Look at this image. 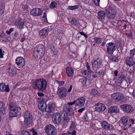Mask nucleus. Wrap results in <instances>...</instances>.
I'll return each instance as SVG.
<instances>
[{"label": "nucleus", "mask_w": 135, "mask_h": 135, "mask_svg": "<svg viewBox=\"0 0 135 135\" xmlns=\"http://www.w3.org/2000/svg\"><path fill=\"white\" fill-rule=\"evenodd\" d=\"M46 85L47 82L45 79H39L33 82V88L39 90L43 91L46 89Z\"/></svg>", "instance_id": "obj_1"}, {"label": "nucleus", "mask_w": 135, "mask_h": 135, "mask_svg": "<svg viewBox=\"0 0 135 135\" xmlns=\"http://www.w3.org/2000/svg\"><path fill=\"white\" fill-rule=\"evenodd\" d=\"M45 50L43 45L40 44L37 45L34 49L33 56L38 59L41 58L45 54Z\"/></svg>", "instance_id": "obj_2"}, {"label": "nucleus", "mask_w": 135, "mask_h": 135, "mask_svg": "<svg viewBox=\"0 0 135 135\" xmlns=\"http://www.w3.org/2000/svg\"><path fill=\"white\" fill-rule=\"evenodd\" d=\"M120 121L121 124L123 126H125L127 125H131V124H133L134 120L130 118L128 116H126L124 117L120 120Z\"/></svg>", "instance_id": "obj_3"}, {"label": "nucleus", "mask_w": 135, "mask_h": 135, "mask_svg": "<svg viewBox=\"0 0 135 135\" xmlns=\"http://www.w3.org/2000/svg\"><path fill=\"white\" fill-rule=\"evenodd\" d=\"M45 132L49 135H56V129L55 127L52 125L49 124L45 127Z\"/></svg>", "instance_id": "obj_4"}, {"label": "nucleus", "mask_w": 135, "mask_h": 135, "mask_svg": "<svg viewBox=\"0 0 135 135\" xmlns=\"http://www.w3.org/2000/svg\"><path fill=\"white\" fill-rule=\"evenodd\" d=\"M9 117H15L17 115L18 109L17 105L15 103L10 105Z\"/></svg>", "instance_id": "obj_5"}, {"label": "nucleus", "mask_w": 135, "mask_h": 135, "mask_svg": "<svg viewBox=\"0 0 135 135\" xmlns=\"http://www.w3.org/2000/svg\"><path fill=\"white\" fill-rule=\"evenodd\" d=\"M57 94L59 97L62 98L65 97L67 94V91L66 89L64 87L59 88L57 90Z\"/></svg>", "instance_id": "obj_6"}, {"label": "nucleus", "mask_w": 135, "mask_h": 135, "mask_svg": "<svg viewBox=\"0 0 135 135\" xmlns=\"http://www.w3.org/2000/svg\"><path fill=\"white\" fill-rule=\"evenodd\" d=\"M107 50L108 53L110 55L112 54L115 50V44L112 42H110L106 45Z\"/></svg>", "instance_id": "obj_7"}, {"label": "nucleus", "mask_w": 135, "mask_h": 135, "mask_svg": "<svg viewBox=\"0 0 135 135\" xmlns=\"http://www.w3.org/2000/svg\"><path fill=\"white\" fill-rule=\"evenodd\" d=\"M95 110L98 112H104L106 109L105 105L100 103H98L94 105Z\"/></svg>", "instance_id": "obj_8"}, {"label": "nucleus", "mask_w": 135, "mask_h": 135, "mask_svg": "<svg viewBox=\"0 0 135 135\" xmlns=\"http://www.w3.org/2000/svg\"><path fill=\"white\" fill-rule=\"evenodd\" d=\"M15 62L17 67L19 68H22L25 65V60L21 56L18 57L16 58Z\"/></svg>", "instance_id": "obj_9"}, {"label": "nucleus", "mask_w": 135, "mask_h": 135, "mask_svg": "<svg viewBox=\"0 0 135 135\" xmlns=\"http://www.w3.org/2000/svg\"><path fill=\"white\" fill-rule=\"evenodd\" d=\"M61 117L58 112L54 113L52 117V121L54 124H59L61 121Z\"/></svg>", "instance_id": "obj_10"}, {"label": "nucleus", "mask_w": 135, "mask_h": 135, "mask_svg": "<svg viewBox=\"0 0 135 135\" xmlns=\"http://www.w3.org/2000/svg\"><path fill=\"white\" fill-rule=\"evenodd\" d=\"M120 107L123 111L127 113H131L133 110V107L128 104H123L120 106Z\"/></svg>", "instance_id": "obj_11"}, {"label": "nucleus", "mask_w": 135, "mask_h": 135, "mask_svg": "<svg viewBox=\"0 0 135 135\" xmlns=\"http://www.w3.org/2000/svg\"><path fill=\"white\" fill-rule=\"evenodd\" d=\"M75 106L81 108L84 105L85 103V99L83 97H81L78 98L75 100Z\"/></svg>", "instance_id": "obj_12"}, {"label": "nucleus", "mask_w": 135, "mask_h": 135, "mask_svg": "<svg viewBox=\"0 0 135 135\" xmlns=\"http://www.w3.org/2000/svg\"><path fill=\"white\" fill-rule=\"evenodd\" d=\"M30 12L32 15L37 16L41 15L42 12V11L40 8H36L32 9Z\"/></svg>", "instance_id": "obj_13"}, {"label": "nucleus", "mask_w": 135, "mask_h": 135, "mask_svg": "<svg viewBox=\"0 0 135 135\" xmlns=\"http://www.w3.org/2000/svg\"><path fill=\"white\" fill-rule=\"evenodd\" d=\"M107 12L108 13V16L111 18H114L115 15V10L111 7H108L107 9Z\"/></svg>", "instance_id": "obj_14"}, {"label": "nucleus", "mask_w": 135, "mask_h": 135, "mask_svg": "<svg viewBox=\"0 0 135 135\" xmlns=\"http://www.w3.org/2000/svg\"><path fill=\"white\" fill-rule=\"evenodd\" d=\"M91 64L93 68H97L101 66V61L98 59H94L91 61Z\"/></svg>", "instance_id": "obj_15"}, {"label": "nucleus", "mask_w": 135, "mask_h": 135, "mask_svg": "<svg viewBox=\"0 0 135 135\" xmlns=\"http://www.w3.org/2000/svg\"><path fill=\"white\" fill-rule=\"evenodd\" d=\"M48 32L49 30L47 28H43L40 31L39 36L41 38L43 39L47 36Z\"/></svg>", "instance_id": "obj_16"}, {"label": "nucleus", "mask_w": 135, "mask_h": 135, "mask_svg": "<svg viewBox=\"0 0 135 135\" xmlns=\"http://www.w3.org/2000/svg\"><path fill=\"white\" fill-rule=\"evenodd\" d=\"M111 97L113 99L118 100H122L124 98L123 95L122 94L119 92L112 94L111 95Z\"/></svg>", "instance_id": "obj_17"}, {"label": "nucleus", "mask_w": 135, "mask_h": 135, "mask_svg": "<svg viewBox=\"0 0 135 135\" xmlns=\"http://www.w3.org/2000/svg\"><path fill=\"white\" fill-rule=\"evenodd\" d=\"M38 107L41 111H46L47 105L46 103L44 102H40L38 104Z\"/></svg>", "instance_id": "obj_18"}, {"label": "nucleus", "mask_w": 135, "mask_h": 135, "mask_svg": "<svg viewBox=\"0 0 135 135\" xmlns=\"http://www.w3.org/2000/svg\"><path fill=\"white\" fill-rule=\"evenodd\" d=\"M119 108L116 106H112L110 107L108 110V112L110 113H119Z\"/></svg>", "instance_id": "obj_19"}, {"label": "nucleus", "mask_w": 135, "mask_h": 135, "mask_svg": "<svg viewBox=\"0 0 135 135\" xmlns=\"http://www.w3.org/2000/svg\"><path fill=\"white\" fill-rule=\"evenodd\" d=\"M9 75L11 76H13L16 73V70L13 66H9L8 70Z\"/></svg>", "instance_id": "obj_20"}, {"label": "nucleus", "mask_w": 135, "mask_h": 135, "mask_svg": "<svg viewBox=\"0 0 135 135\" xmlns=\"http://www.w3.org/2000/svg\"><path fill=\"white\" fill-rule=\"evenodd\" d=\"M9 86L8 85H6L4 83L0 84V91H2L9 92Z\"/></svg>", "instance_id": "obj_21"}, {"label": "nucleus", "mask_w": 135, "mask_h": 135, "mask_svg": "<svg viewBox=\"0 0 135 135\" xmlns=\"http://www.w3.org/2000/svg\"><path fill=\"white\" fill-rule=\"evenodd\" d=\"M55 108L54 104L50 103L47 105L46 112L51 113L53 111Z\"/></svg>", "instance_id": "obj_22"}, {"label": "nucleus", "mask_w": 135, "mask_h": 135, "mask_svg": "<svg viewBox=\"0 0 135 135\" xmlns=\"http://www.w3.org/2000/svg\"><path fill=\"white\" fill-rule=\"evenodd\" d=\"M101 126L105 129H110L111 128V126L105 121H103L101 123Z\"/></svg>", "instance_id": "obj_23"}, {"label": "nucleus", "mask_w": 135, "mask_h": 135, "mask_svg": "<svg viewBox=\"0 0 135 135\" xmlns=\"http://www.w3.org/2000/svg\"><path fill=\"white\" fill-rule=\"evenodd\" d=\"M66 70L67 74L69 77H72L73 76L74 70L72 68L68 67L67 68Z\"/></svg>", "instance_id": "obj_24"}, {"label": "nucleus", "mask_w": 135, "mask_h": 135, "mask_svg": "<svg viewBox=\"0 0 135 135\" xmlns=\"http://www.w3.org/2000/svg\"><path fill=\"white\" fill-rule=\"evenodd\" d=\"M134 62L133 60L132 57H127L126 59V64L129 67H131L133 65Z\"/></svg>", "instance_id": "obj_25"}, {"label": "nucleus", "mask_w": 135, "mask_h": 135, "mask_svg": "<svg viewBox=\"0 0 135 135\" xmlns=\"http://www.w3.org/2000/svg\"><path fill=\"white\" fill-rule=\"evenodd\" d=\"M105 16V14L104 11H100L98 13V18L101 20H104Z\"/></svg>", "instance_id": "obj_26"}, {"label": "nucleus", "mask_w": 135, "mask_h": 135, "mask_svg": "<svg viewBox=\"0 0 135 135\" xmlns=\"http://www.w3.org/2000/svg\"><path fill=\"white\" fill-rule=\"evenodd\" d=\"M65 112L69 116H73L74 114V111L73 109L71 107L66 108Z\"/></svg>", "instance_id": "obj_27"}, {"label": "nucleus", "mask_w": 135, "mask_h": 135, "mask_svg": "<svg viewBox=\"0 0 135 135\" xmlns=\"http://www.w3.org/2000/svg\"><path fill=\"white\" fill-rule=\"evenodd\" d=\"M32 123V118H27L24 119V125L27 127L30 125H31Z\"/></svg>", "instance_id": "obj_28"}, {"label": "nucleus", "mask_w": 135, "mask_h": 135, "mask_svg": "<svg viewBox=\"0 0 135 135\" xmlns=\"http://www.w3.org/2000/svg\"><path fill=\"white\" fill-rule=\"evenodd\" d=\"M80 81L83 85L85 86H87L90 84L89 80V79L87 80L85 78H82L80 79Z\"/></svg>", "instance_id": "obj_29"}, {"label": "nucleus", "mask_w": 135, "mask_h": 135, "mask_svg": "<svg viewBox=\"0 0 135 135\" xmlns=\"http://www.w3.org/2000/svg\"><path fill=\"white\" fill-rule=\"evenodd\" d=\"M16 24L17 25L18 28H22L24 26V21L22 20L18 21L16 23Z\"/></svg>", "instance_id": "obj_30"}, {"label": "nucleus", "mask_w": 135, "mask_h": 135, "mask_svg": "<svg viewBox=\"0 0 135 135\" xmlns=\"http://www.w3.org/2000/svg\"><path fill=\"white\" fill-rule=\"evenodd\" d=\"M129 126L127 128V131L129 133L131 134L135 132V127H133V124L132 126H131V125Z\"/></svg>", "instance_id": "obj_31"}, {"label": "nucleus", "mask_w": 135, "mask_h": 135, "mask_svg": "<svg viewBox=\"0 0 135 135\" xmlns=\"http://www.w3.org/2000/svg\"><path fill=\"white\" fill-rule=\"evenodd\" d=\"M23 116L24 119H26L27 118H32V116L30 112L27 111H25L23 113Z\"/></svg>", "instance_id": "obj_32"}, {"label": "nucleus", "mask_w": 135, "mask_h": 135, "mask_svg": "<svg viewBox=\"0 0 135 135\" xmlns=\"http://www.w3.org/2000/svg\"><path fill=\"white\" fill-rule=\"evenodd\" d=\"M81 73L85 77H89L90 76L89 72L88 70H83Z\"/></svg>", "instance_id": "obj_33"}, {"label": "nucleus", "mask_w": 135, "mask_h": 135, "mask_svg": "<svg viewBox=\"0 0 135 135\" xmlns=\"http://www.w3.org/2000/svg\"><path fill=\"white\" fill-rule=\"evenodd\" d=\"M92 95H93L95 97L99 96L100 95L99 93L96 89H93L92 90L91 93Z\"/></svg>", "instance_id": "obj_34"}, {"label": "nucleus", "mask_w": 135, "mask_h": 135, "mask_svg": "<svg viewBox=\"0 0 135 135\" xmlns=\"http://www.w3.org/2000/svg\"><path fill=\"white\" fill-rule=\"evenodd\" d=\"M4 105L3 103L0 101V112L2 113H3L5 110Z\"/></svg>", "instance_id": "obj_35"}, {"label": "nucleus", "mask_w": 135, "mask_h": 135, "mask_svg": "<svg viewBox=\"0 0 135 135\" xmlns=\"http://www.w3.org/2000/svg\"><path fill=\"white\" fill-rule=\"evenodd\" d=\"M76 126L75 123L74 122H72L70 127V131H71L75 130L76 128Z\"/></svg>", "instance_id": "obj_36"}, {"label": "nucleus", "mask_w": 135, "mask_h": 135, "mask_svg": "<svg viewBox=\"0 0 135 135\" xmlns=\"http://www.w3.org/2000/svg\"><path fill=\"white\" fill-rule=\"evenodd\" d=\"M57 6V4L54 1L52 2L50 5V7L51 8H56Z\"/></svg>", "instance_id": "obj_37"}, {"label": "nucleus", "mask_w": 135, "mask_h": 135, "mask_svg": "<svg viewBox=\"0 0 135 135\" xmlns=\"http://www.w3.org/2000/svg\"><path fill=\"white\" fill-rule=\"evenodd\" d=\"M78 6L75 5L74 6H68V9L69 10H74L77 9Z\"/></svg>", "instance_id": "obj_38"}, {"label": "nucleus", "mask_w": 135, "mask_h": 135, "mask_svg": "<svg viewBox=\"0 0 135 135\" xmlns=\"http://www.w3.org/2000/svg\"><path fill=\"white\" fill-rule=\"evenodd\" d=\"M69 121V118L67 116L64 117L63 118V122L65 124H67Z\"/></svg>", "instance_id": "obj_39"}, {"label": "nucleus", "mask_w": 135, "mask_h": 135, "mask_svg": "<svg viewBox=\"0 0 135 135\" xmlns=\"http://www.w3.org/2000/svg\"><path fill=\"white\" fill-rule=\"evenodd\" d=\"M94 41L98 44H99L102 42L101 39L99 38L95 37L94 38Z\"/></svg>", "instance_id": "obj_40"}, {"label": "nucleus", "mask_w": 135, "mask_h": 135, "mask_svg": "<svg viewBox=\"0 0 135 135\" xmlns=\"http://www.w3.org/2000/svg\"><path fill=\"white\" fill-rule=\"evenodd\" d=\"M4 8L3 6H0V15L4 13Z\"/></svg>", "instance_id": "obj_41"}, {"label": "nucleus", "mask_w": 135, "mask_h": 135, "mask_svg": "<svg viewBox=\"0 0 135 135\" xmlns=\"http://www.w3.org/2000/svg\"><path fill=\"white\" fill-rule=\"evenodd\" d=\"M135 54V49H133L130 51V54L131 57H132Z\"/></svg>", "instance_id": "obj_42"}, {"label": "nucleus", "mask_w": 135, "mask_h": 135, "mask_svg": "<svg viewBox=\"0 0 135 135\" xmlns=\"http://www.w3.org/2000/svg\"><path fill=\"white\" fill-rule=\"evenodd\" d=\"M21 133L23 135H30L28 132L23 130L21 131Z\"/></svg>", "instance_id": "obj_43"}, {"label": "nucleus", "mask_w": 135, "mask_h": 135, "mask_svg": "<svg viewBox=\"0 0 135 135\" xmlns=\"http://www.w3.org/2000/svg\"><path fill=\"white\" fill-rule=\"evenodd\" d=\"M4 51L1 49H0V57L3 58V56L4 55Z\"/></svg>", "instance_id": "obj_44"}, {"label": "nucleus", "mask_w": 135, "mask_h": 135, "mask_svg": "<svg viewBox=\"0 0 135 135\" xmlns=\"http://www.w3.org/2000/svg\"><path fill=\"white\" fill-rule=\"evenodd\" d=\"M30 131L32 132L33 135H37V132L35 131L34 129L32 128L30 130Z\"/></svg>", "instance_id": "obj_45"}, {"label": "nucleus", "mask_w": 135, "mask_h": 135, "mask_svg": "<svg viewBox=\"0 0 135 135\" xmlns=\"http://www.w3.org/2000/svg\"><path fill=\"white\" fill-rule=\"evenodd\" d=\"M100 0H94V3L97 6H99V3Z\"/></svg>", "instance_id": "obj_46"}, {"label": "nucleus", "mask_w": 135, "mask_h": 135, "mask_svg": "<svg viewBox=\"0 0 135 135\" xmlns=\"http://www.w3.org/2000/svg\"><path fill=\"white\" fill-rule=\"evenodd\" d=\"M57 82L59 84V86H62L64 85V82L63 81H57Z\"/></svg>", "instance_id": "obj_47"}, {"label": "nucleus", "mask_w": 135, "mask_h": 135, "mask_svg": "<svg viewBox=\"0 0 135 135\" xmlns=\"http://www.w3.org/2000/svg\"><path fill=\"white\" fill-rule=\"evenodd\" d=\"M83 119L84 120L87 121L88 120V117L86 115H85L83 117Z\"/></svg>", "instance_id": "obj_48"}, {"label": "nucleus", "mask_w": 135, "mask_h": 135, "mask_svg": "<svg viewBox=\"0 0 135 135\" xmlns=\"http://www.w3.org/2000/svg\"><path fill=\"white\" fill-rule=\"evenodd\" d=\"M75 103H76V102H75V100L74 101H73V102H70L68 103V105H70V106H72V105H73L74 104H75Z\"/></svg>", "instance_id": "obj_49"}, {"label": "nucleus", "mask_w": 135, "mask_h": 135, "mask_svg": "<svg viewBox=\"0 0 135 135\" xmlns=\"http://www.w3.org/2000/svg\"><path fill=\"white\" fill-rule=\"evenodd\" d=\"M13 30V29L12 28L10 29L9 31L7 30L6 31V32L8 35H9Z\"/></svg>", "instance_id": "obj_50"}, {"label": "nucleus", "mask_w": 135, "mask_h": 135, "mask_svg": "<svg viewBox=\"0 0 135 135\" xmlns=\"http://www.w3.org/2000/svg\"><path fill=\"white\" fill-rule=\"evenodd\" d=\"M110 60L113 61H116L117 59L116 57L114 56L110 58Z\"/></svg>", "instance_id": "obj_51"}, {"label": "nucleus", "mask_w": 135, "mask_h": 135, "mask_svg": "<svg viewBox=\"0 0 135 135\" xmlns=\"http://www.w3.org/2000/svg\"><path fill=\"white\" fill-rule=\"evenodd\" d=\"M76 132L75 130H73V131L71 133L68 132V134H71V135H76Z\"/></svg>", "instance_id": "obj_52"}, {"label": "nucleus", "mask_w": 135, "mask_h": 135, "mask_svg": "<svg viewBox=\"0 0 135 135\" xmlns=\"http://www.w3.org/2000/svg\"><path fill=\"white\" fill-rule=\"evenodd\" d=\"M85 109V108H83L79 109L78 110V112L80 113H82L83 111Z\"/></svg>", "instance_id": "obj_53"}, {"label": "nucleus", "mask_w": 135, "mask_h": 135, "mask_svg": "<svg viewBox=\"0 0 135 135\" xmlns=\"http://www.w3.org/2000/svg\"><path fill=\"white\" fill-rule=\"evenodd\" d=\"M72 85H70V86L69 88L68 89V91H67V93L68 92L69 93H70L72 89Z\"/></svg>", "instance_id": "obj_54"}, {"label": "nucleus", "mask_w": 135, "mask_h": 135, "mask_svg": "<svg viewBox=\"0 0 135 135\" xmlns=\"http://www.w3.org/2000/svg\"><path fill=\"white\" fill-rule=\"evenodd\" d=\"M80 33L83 36H84L86 38H87L88 37L86 35L84 32H80Z\"/></svg>", "instance_id": "obj_55"}, {"label": "nucleus", "mask_w": 135, "mask_h": 135, "mask_svg": "<svg viewBox=\"0 0 135 135\" xmlns=\"http://www.w3.org/2000/svg\"><path fill=\"white\" fill-rule=\"evenodd\" d=\"M123 78L122 77H120L118 79V81H119V83H121L122 82V79Z\"/></svg>", "instance_id": "obj_56"}, {"label": "nucleus", "mask_w": 135, "mask_h": 135, "mask_svg": "<svg viewBox=\"0 0 135 135\" xmlns=\"http://www.w3.org/2000/svg\"><path fill=\"white\" fill-rule=\"evenodd\" d=\"M38 96L40 97H42L44 95L42 93H40L38 92Z\"/></svg>", "instance_id": "obj_57"}, {"label": "nucleus", "mask_w": 135, "mask_h": 135, "mask_svg": "<svg viewBox=\"0 0 135 135\" xmlns=\"http://www.w3.org/2000/svg\"><path fill=\"white\" fill-rule=\"evenodd\" d=\"M86 66L87 69L89 70L90 69V68L89 66L88 63V62H87L86 64Z\"/></svg>", "instance_id": "obj_58"}, {"label": "nucleus", "mask_w": 135, "mask_h": 135, "mask_svg": "<svg viewBox=\"0 0 135 135\" xmlns=\"http://www.w3.org/2000/svg\"><path fill=\"white\" fill-rule=\"evenodd\" d=\"M132 65L133 66V70L134 71H135V61H134Z\"/></svg>", "instance_id": "obj_59"}, {"label": "nucleus", "mask_w": 135, "mask_h": 135, "mask_svg": "<svg viewBox=\"0 0 135 135\" xmlns=\"http://www.w3.org/2000/svg\"><path fill=\"white\" fill-rule=\"evenodd\" d=\"M118 71L117 70H115L114 71V75L116 76H117L118 75Z\"/></svg>", "instance_id": "obj_60"}, {"label": "nucleus", "mask_w": 135, "mask_h": 135, "mask_svg": "<svg viewBox=\"0 0 135 135\" xmlns=\"http://www.w3.org/2000/svg\"><path fill=\"white\" fill-rule=\"evenodd\" d=\"M43 18H45L46 19H47L46 17V13H44V15L43 16Z\"/></svg>", "instance_id": "obj_61"}, {"label": "nucleus", "mask_w": 135, "mask_h": 135, "mask_svg": "<svg viewBox=\"0 0 135 135\" xmlns=\"http://www.w3.org/2000/svg\"><path fill=\"white\" fill-rule=\"evenodd\" d=\"M14 35L16 36H17L18 35V32L17 31H16Z\"/></svg>", "instance_id": "obj_62"}, {"label": "nucleus", "mask_w": 135, "mask_h": 135, "mask_svg": "<svg viewBox=\"0 0 135 135\" xmlns=\"http://www.w3.org/2000/svg\"><path fill=\"white\" fill-rule=\"evenodd\" d=\"M133 95L135 98V90H134L133 92Z\"/></svg>", "instance_id": "obj_63"}, {"label": "nucleus", "mask_w": 135, "mask_h": 135, "mask_svg": "<svg viewBox=\"0 0 135 135\" xmlns=\"http://www.w3.org/2000/svg\"><path fill=\"white\" fill-rule=\"evenodd\" d=\"M68 134H67V133H62L61 135H69Z\"/></svg>", "instance_id": "obj_64"}]
</instances>
